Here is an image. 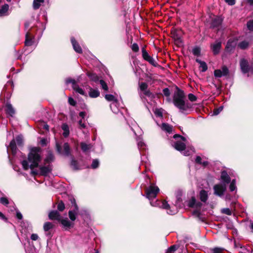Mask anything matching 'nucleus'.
Returning <instances> with one entry per match:
<instances>
[{
    "label": "nucleus",
    "instance_id": "obj_17",
    "mask_svg": "<svg viewBox=\"0 0 253 253\" xmlns=\"http://www.w3.org/2000/svg\"><path fill=\"white\" fill-rule=\"evenodd\" d=\"M5 112L7 115L11 117H13L15 113V111L12 105L8 102H7L5 105Z\"/></svg>",
    "mask_w": 253,
    "mask_h": 253
},
{
    "label": "nucleus",
    "instance_id": "obj_47",
    "mask_svg": "<svg viewBox=\"0 0 253 253\" xmlns=\"http://www.w3.org/2000/svg\"><path fill=\"white\" fill-rule=\"evenodd\" d=\"M99 165V161L97 159H94L92 161V164L91 165V167L93 169H97Z\"/></svg>",
    "mask_w": 253,
    "mask_h": 253
},
{
    "label": "nucleus",
    "instance_id": "obj_9",
    "mask_svg": "<svg viewBox=\"0 0 253 253\" xmlns=\"http://www.w3.org/2000/svg\"><path fill=\"white\" fill-rule=\"evenodd\" d=\"M48 217L51 220H57L58 221L62 218L61 214L56 210L50 211L48 213Z\"/></svg>",
    "mask_w": 253,
    "mask_h": 253
},
{
    "label": "nucleus",
    "instance_id": "obj_42",
    "mask_svg": "<svg viewBox=\"0 0 253 253\" xmlns=\"http://www.w3.org/2000/svg\"><path fill=\"white\" fill-rule=\"evenodd\" d=\"M221 70H221L222 74L223 76H227L229 75V71L226 66H225V65L221 67Z\"/></svg>",
    "mask_w": 253,
    "mask_h": 253
},
{
    "label": "nucleus",
    "instance_id": "obj_8",
    "mask_svg": "<svg viewBox=\"0 0 253 253\" xmlns=\"http://www.w3.org/2000/svg\"><path fill=\"white\" fill-rule=\"evenodd\" d=\"M54 227V225L50 222H45L43 226L44 231L46 232L45 235L49 238H51L52 234L50 232V230L52 229Z\"/></svg>",
    "mask_w": 253,
    "mask_h": 253
},
{
    "label": "nucleus",
    "instance_id": "obj_14",
    "mask_svg": "<svg viewBox=\"0 0 253 253\" xmlns=\"http://www.w3.org/2000/svg\"><path fill=\"white\" fill-rule=\"evenodd\" d=\"M211 49L214 55H217L220 52L221 48V42H217L211 45Z\"/></svg>",
    "mask_w": 253,
    "mask_h": 253
},
{
    "label": "nucleus",
    "instance_id": "obj_26",
    "mask_svg": "<svg viewBox=\"0 0 253 253\" xmlns=\"http://www.w3.org/2000/svg\"><path fill=\"white\" fill-rule=\"evenodd\" d=\"M196 62L200 65V67L202 68V71L203 72H206L208 70V66L205 61H201V60L197 58Z\"/></svg>",
    "mask_w": 253,
    "mask_h": 253
},
{
    "label": "nucleus",
    "instance_id": "obj_27",
    "mask_svg": "<svg viewBox=\"0 0 253 253\" xmlns=\"http://www.w3.org/2000/svg\"><path fill=\"white\" fill-rule=\"evenodd\" d=\"M162 129L168 133H171L172 131V126L167 123H163Z\"/></svg>",
    "mask_w": 253,
    "mask_h": 253
},
{
    "label": "nucleus",
    "instance_id": "obj_31",
    "mask_svg": "<svg viewBox=\"0 0 253 253\" xmlns=\"http://www.w3.org/2000/svg\"><path fill=\"white\" fill-rule=\"evenodd\" d=\"M145 61L148 62L150 64L153 65L154 67H159L160 65L158 64L157 62L155 61V60L154 59V58L151 56H149L148 57L145 59Z\"/></svg>",
    "mask_w": 253,
    "mask_h": 253
},
{
    "label": "nucleus",
    "instance_id": "obj_30",
    "mask_svg": "<svg viewBox=\"0 0 253 253\" xmlns=\"http://www.w3.org/2000/svg\"><path fill=\"white\" fill-rule=\"evenodd\" d=\"M57 204V211H58L59 212H62L65 209V204L63 201H59Z\"/></svg>",
    "mask_w": 253,
    "mask_h": 253
},
{
    "label": "nucleus",
    "instance_id": "obj_18",
    "mask_svg": "<svg viewBox=\"0 0 253 253\" xmlns=\"http://www.w3.org/2000/svg\"><path fill=\"white\" fill-rule=\"evenodd\" d=\"M33 39V37L29 32H28L25 36V45L27 46L32 45L34 43Z\"/></svg>",
    "mask_w": 253,
    "mask_h": 253
},
{
    "label": "nucleus",
    "instance_id": "obj_48",
    "mask_svg": "<svg viewBox=\"0 0 253 253\" xmlns=\"http://www.w3.org/2000/svg\"><path fill=\"white\" fill-rule=\"evenodd\" d=\"M214 76L216 78H221L222 76H223L222 71L220 69H216L214 71Z\"/></svg>",
    "mask_w": 253,
    "mask_h": 253
},
{
    "label": "nucleus",
    "instance_id": "obj_39",
    "mask_svg": "<svg viewBox=\"0 0 253 253\" xmlns=\"http://www.w3.org/2000/svg\"><path fill=\"white\" fill-rule=\"evenodd\" d=\"M105 99L108 101L117 102V99L112 94H106L105 96Z\"/></svg>",
    "mask_w": 253,
    "mask_h": 253
},
{
    "label": "nucleus",
    "instance_id": "obj_58",
    "mask_svg": "<svg viewBox=\"0 0 253 253\" xmlns=\"http://www.w3.org/2000/svg\"><path fill=\"white\" fill-rule=\"evenodd\" d=\"M164 95L166 97H169L170 95V92L169 88H165L163 90Z\"/></svg>",
    "mask_w": 253,
    "mask_h": 253
},
{
    "label": "nucleus",
    "instance_id": "obj_38",
    "mask_svg": "<svg viewBox=\"0 0 253 253\" xmlns=\"http://www.w3.org/2000/svg\"><path fill=\"white\" fill-rule=\"evenodd\" d=\"M73 89L76 91L77 92L80 93L81 95H84L85 94V92L84 90L80 88L78 85L76 84L75 86H72Z\"/></svg>",
    "mask_w": 253,
    "mask_h": 253
},
{
    "label": "nucleus",
    "instance_id": "obj_4",
    "mask_svg": "<svg viewBox=\"0 0 253 253\" xmlns=\"http://www.w3.org/2000/svg\"><path fill=\"white\" fill-rule=\"evenodd\" d=\"M213 189L215 195L222 197L227 189V186L225 184H217L214 185Z\"/></svg>",
    "mask_w": 253,
    "mask_h": 253
},
{
    "label": "nucleus",
    "instance_id": "obj_29",
    "mask_svg": "<svg viewBox=\"0 0 253 253\" xmlns=\"http://www.w3.org/2000/svg\"><path fill=\"white\" fill-rule=\"evenodd\" d=\"M233 42H230V40L227 42L225 47V50L227 52H231L234 49L235 45H233Z\"/></svg>",
    "mask_w": 253,
    "mask_h": 253
},
{
    "label": "nucleus",
    "instance_id": "obj_55",
    "mask_svg": "<svg viewBox=\"0 0 253 253\" xmlns=\"http://www.w3.org/2000/svg\"><path fill=\"white\" fill-rule=\"evenodd\" d=\"M131 49L134 52H137L139 51V46L137 43H134L131 45Z\"/></svg>",
    "mask_w": 253,
    "mask_h": 253
},
{
    "label": "nucleus",
    "instance_id": "obj_56",
    "mask_svg": "<svg viewBox=\"0 0 253 253\" xmlns=\"http://www.w3.org/2000/svg\"><path fill=\"white\" fill-rule=\"evenodd\" d=\"M224 249L221 248L215 247L212 249V253H222Z\"/></svg>",
    "mask_w": 253,
    "mask_h": 253
},
{
    "label": "nucleus",
    "instance_id": "obj_12",
    "mask_svg": "<svg viewBox=\"0 0 253 253\" xmlns=\"http://www.w3.org/2000/svg\"><path fill=\"white\" fill-rule=\"evenodd\" d=\"M220 179L222 182V184L226 185L231 182V178L228 175L227 172L224 170L221 172Z\"/></svg>",
    "mask_w": 253,
    "mask_h": 253
},
{
    "label": "nucleus",
    "instance_id": "obj_62",
    "mask_svg": "<svg viewBox=\"0 0 253 253\" xmlns=\"http://www.w3.org/2000/svg\"><path fill=\"white\" fill-rule=\"evenodd\" d=\"M74 209L73 210H71V211L76 212L80 215L82 214V213H80L79 211V208L77 204H76L75 206H74Z\"/></svg>",
    "mask_w": 253,
    "mask_h": 253
},
{
    "label": "nucleus",
    "instance_id": "obj_36",
    "mask_svg": "<svg viewBox=\"0 0 253 253\" xmlns=\"http://www.w3.org/2000/svg\"><path fill=\"white\" fill-rule=\"evenodd\" d=\"M15 141L19 146H23L24 144L23 138L22 135H18L16 137Z\"/></svg>",
    "mask_w": 253,
    "mask_h": 253
},
{
    "label": "nucleus",
    "instance_id": "obj_35",
    "mask_svg": "<svg viewBox=\"0 0 253 253\" xmlns=\"http://www.w3.org/2000/svg\"><path fill=\"white\" fill-rule=\"evenodd\" d=\"M44 0H34L33 6L35 10H37L41 6V3H43Z\"/></svg>",
    "mask_w": 253,
    "mask_h": 253
},
{
    "label": "nucleus",
    "instance_id": "obj_32",
    "mask_svg": "<svg viewBox=\"0 0 253 253\" xmlns=\"http://www.w3.org/2000/svg\"><path fill=\"white\" fill-rule=\"evenodd\" d=\"M70 166L73 168V169L74 170H78L79 169V165L78 162L77 160H76L73 157L71 163H70Z\"/></svg>",
    "mask_w": 253,
    "mask_h": 253
},
{
    "label": "nucleus",
    "instance_id": "obj_50",
    "mask_svg": "<svg viewBox=\"0 0 253 253\" xmlns=\"http://www.w3.org/2000/svg\"><path fill=\"white\" fill-rule=\"evenodd\" d=\"M154 114H155L156 116L162 118L163 116L162 109L161 108L156 109L154 111Z\"/></svg>",
    "mask_w": 253,
    "mask_h": 253
},
{
    "label": "nucleus",
    "instance_id": "obj_64",
    "mask_svg": "<svg viewBox=\"0 0 253 253\" xmlns=\"http://www.w3.org/2000/svg\"><path fill=\"white\" fill-rule=\"evenodd\" d=\"M193 214L196 215L199 219L201 218V213L199 210H195L193 211Z\"/></svg>",
    "mask_w": 253,
    "mask_h": 253
},
{
    "label": "nucleus",
    "instance_id": "obj_23",
    "mask_svg": "<svg viewBox=\"0 0 253 253\" xmlns=\"http://www.w3.org/2000/svg\"><path fill=\"white\" fill-rule=\"evenodd\" d=\"M80 146L82 150L84 153L88 151L92 147L91 144H86L84 142H81Z\"/></svg>",
    "mask_w": 253,
    "mask_h": 253
},
{
    "label": "nucleus",
    "instance_id": "obj_7",
    "mask_svg": "<svg viewBox=\"0 0 253 253\" xmlns=\"http://www.w3.org/2000/svg\"><path fill=\"white\" fill-rule=\"evenodd\" d=\"M58 222L62 224L65 230H68L74 226V223L71 222L68 218L62 217Z\"/></svg>",
    "mask_w": 253,
    "mask_h": 253
},
{
    "label": "nucleus",
    "instance_id": "obj_15",
    "mask_svg": "<svg viewBox=\"0 0 253 253\" xmlns=\"http://www.w3.org/2000/svg\"><path fill=\"white\" fill-rule=\"evenodd\" d=\"M171 37L173 39H176L181 38L182 35V31L181 29H176L172 28L170 32Z\"/></svg>",
    "mask_w": 253,
    "mask_h": 253
},
{
    "label": "nucleus",
    "instance_id": "obj_41",
    "mask_svg": "<svg viewBox=\"0 0 253 253\" xmlns=\"http://www.w3.org/2000/svg\"><path fill=\"white\" fill-rule=\"evenodd\" d=\"M160 202L161 204V205H160V207L162 208L163 209L169 210L170 208L169 205L168 203V202L166 201L163 200V201Z\"/></svg>",
    "mask_w": 253,
    "mask_h": 253
},
{
    "label": "nucleus",
    "instance_id": "obj_61",
    "mask_svg": "<svg viewBox=\"0 0 253 253\" xmlns=\"http://www.w3.org/2000/svg\"><path fill=\"white\" fill-rule=\"evenodd\" d=\"M56 150L58 154H61L62 153V147L61 145L57 142L56 143Z\"/></svg>",
    "mask_w": 253,
    "mask_h": 253
},
{
    "label": "nucleus",
    "instance_id": "obj_52",
    "mask_svg": "<svg viewBox=\"0 0 253 253\" xmlns=\"http://www.w3.org/2000/svg\"><path fill=\"white\" fill-rule=\"evenodd\" d=\"M221 212L228 215L232 214V211L229 208H224L221 210Z\"/></svg>",
    "mask_w": 253,
    "mask_h": 253
},
{
    "label": "nucleus",
    "instance_id": "obj_57",
    "mask_svg": "<svg viewBox=\"0 0 253 253\" xmlns=\"http://www.w3.org/2000/svg\"><path fill=\"white\" fill-rule=\"evenodd\" d=\"M66 84H69L70 83H72V86H75L77 84L76 81L71 78L67 79L66 80Z\"/></svg>",
    "mask_w": 253,
    "mask_h": 253
},
{
    "label": "nucleus",
    "instance_id": "obj_60",
    "mask_svg": "<svg viewBox=\"0 0 253 253\" xmlns=\"http://www.w3.org/2000/svg\"><path fill=\"white\" fill-rule=\"evenodd\" d=\"M0 203L4 205H7L9 204V201L7 198L5 197H2L0 198Z\"/></svg>",
    "mask_w": 253,
    "mask_h": 253
},
{
    "label": "nucleus",
    "instance_id": "obj_21",
    "mask_svg": "<svg viewBox=\"0 0 253 253\" xmlns=\"http://www.w3.org/2000/svg\"><path fill=\"white\" fill-rule=\"evenodd\" d=\"M86 75L89 78L91 81L95 83H97L99 81L98 76L94 72L88 71L86 73Z\"/></svg>",
    "mask_w": 253,
    "mask_h": 253
},
{
    "label": "nucleus",
    "instance_id": "obj_53",
    "mask_svg": "<svg viewBox=\"0 0 253 253\" xmlns=\"http://www.w3.org/2000/svg\"><path fill=\"white\" fill-rule=\"evenodd\" d=\"M173 40L174 41V44L179 47L181 46L183 44V42L182 40H181V38Z\"/></svg>",
    "mask_w": 253,
    "mask_h": 253
},
{
    "label": "nucleus",
    "instance_id": "obj_43",
    "mask_svg": "<svg viewBox=\"0 0 253 253\" xmlns=\"http://www.w3.org/2000/svg\"><path fill=\"white\" fill-rule=\"evenodd\" d=\"M196 200L195 197H192L191 200L189 201L188 206L189 207L193 208L195 207V205L196 204Z\"/></svg>",
    "mask_w": 253,
    "mask_h": 253
},
{
    "label": "nucleus",
    "instance_id": "obj_28",
    "mask_svg": "<svg viewBox=\"0 0 253 253\" xmlns=\"http://www.w3.org/2000/svg\"><path fill=\"white\" fill-rule=\"evenodd\" d=\"M100 95V92L97 89H90L89 95L91 98H96Z\"/></svg>",
    "mask_w": 253,
    "mask_h": 253
},
{
    "label": "nucleus",
    "instance_id": "obj_6",
    "mask_svg": "<svg viewBox=\"0 0 253 253\" xmlns=\"http://www.w3.org/2000/svg\"><path fill=\"white\" fill-rule=\"evenodd\" d=\"M139 87L141 91L143 92V94L148 97H151L153 95L152 93L150 90L148 89V85L145 82H139Z\"/></svg>",
    "mask_w": 253,
    "mask_h": 253
},
{
    "label": "nucleus",
    "instance_id": "obj_33",
    "mask_svg": "<svg viewBox=\"0 0 253 253\" xmlns=\"http://www.w3.org/2000/svg\"><path fill=\"white\" fill-rule=\"evenodd\" d=\"M8 9L9 5L8 4L5 3L2 5L1 8L0 9V16L5 14L8 10Z\"/></svg>",
    "mask_w": 253,
    "mask_h": 253
},
{
    "label": "nucleus",
    "instance_id": "obj_24",
    "mask_svg": "<svg viewBox=\"0 0 253 253\" xmlns=\"http://www.w3.org/2000/svg\"><path fill=\"white\" fill-rule=\"evenodd\" d=\"M61 128L64 131L63 135L64 137H67L69 135L70 133L68 125L66 123H64L61 126Z\"/></svg>",
    "mask_w": 253,
    "mask_h": 253
},
{
    "label": "nucleus",
    "instance_id": "obj_54",
    "mask_svg": "<svg viewBox=\"0 0 253 253\" xmlns=\"http://www.w3.org/2000/svg\"><path fill=\"white\" fill-rule=\"evenodd\" d=\"M188 99L192 102L196 101L197 100V97L192 93H189L188 95Z\"/></svg>",
    "mask_w": 253,
    "mask_h": 253
},
{
    "label": "nucleus",
    "instance_id": "obj_20",
    "mask_svg": "<svg viewBox=\"0 0 253 253\" xmlns=\"http://www.w3.org/2000/svg\"><path fill=\"white\" fill-rule=\"evenodd\" d=\"M8 147L11 150L12 154L15 155L17 153V148L15 140L14 138L11 140Z\"/></svg>",
    "mask_w": 253,
    "mask_h": 253
},
{
    "label": "nucleus",
    "instance_id": "obj_16",
    "mask_svg": "<svg viewBox=\"0 0 253 253\" xmlns=\"http://www.w3.org/2000/svg\"><path fill=\"white\" fill-rule=\"evenodd\" d=\"M173 147L176 150L181 152L186 149V144L181 140H177L174 143Z\"/></svg>",
    "mask_w": 253,
    "mask_h": 253
},
{
    "label": "nucleus",
    "instance_id": "obj_46",
    "mask_svg": "<svg viewBox=\"0 0 253 253\" xmlns=\"http://www.w3.org/2000/svg\"><path fill=\"white\" fill-rule=\"evenodd\" d=\"M178 246L173 245L168 249L167 252H168L169 253H174V252L178 249Z\"/></svg>",
    "mask_w": 253,
    "mask_h": 253
},
{
    "label": "nucleus",
    "instance_id": "obj_44",
    "mask_svg": "<svg viewBox=\"0 0 253 253\" xmlns=\"http://www.w3.org/2000/svg\"><path fill=\"white\" fill-rule=\"evenodd\" d=\"M146 46L142 48V56L144 60L148 57L150 55L145 49Z\"/></svg>",
    "mask_w": 253,
    "mask_h": 253
},
{
    "label": "nucleus",
    "instance_id": "obj_2",
    "mask_svg": "<svg viewBox=\"0 0 253 253\" xmlns=\"http://www.w3.org/2000/svg\"><path fill=\"white\" fill-rule=\"evenodd\" d=\"M176 91L173 96V103L177 108L180 112L184 113L188 109L192 108V106L188 102H185V97L184 91L180 89L177 86H175Z\"/></svg>",
    "mask_w": 253,
    "mask_h": 253
},
{
    "label": "nucleus",
    "instance_id": "obj_40",
    "mask_svg": "<svg viewBox=\"0 0 253 253\" xmlns=\"http://www.w3.org/2000/svg\"><path fill=\"white\" fill-rule=\"evenodd\" d=\"M78 214L74 212L71 210L69 211L68 212V215L70 219V220L72 221H74L76 219V215H78Z\"/></svg>",
    "mask_w": 253,
    "mask_h": 253
},
{
    "label": "nucleus",
    "instance_id": "obj_59",
    "mask_svg": "<svg viewBox=\"0 0 253 253\" xmlns=\"http://www.w3.org/2000/svg\"><path fill=\"white\" fill-rule=\"evenodd\" d=\"M68 103L73 106H75L77 104L76 101L71 97H69Z\"/></svg>",
    "mask_w": 253,
    "mask_h": 253
},
{
    "label": "nucleus",
    "instance_id": "obj_13",
    "mask_svg": "<svg viewBox=\"0 0 253 253\" xmlns=\"http://www.w3.org/2000/svg\"><path fill=\"white\" fill-rule=\"evenodd\" d=\"M71 42L74 50L78 53H82V48L74 37H71Z\"/></svg>",
    "mask_w": 253,
    "mask_h": 253
},
{
    "label": "nucleus",
    "instance_id": "obj_49",
    "mask_svg": "<svg viewBox=\"0 0 253 253\" xmlns=\"http://www.w3.org/2000/svg\"><path fill=\"white\" fill-rule=\"evenodd\" d=\"M223 107L220 106L218 108H214L213 110V115H218L223 110Z\"/></svg>",
    "mask_w": 253,
    "mask_h": 253
},
{
    "label": "nucleus",
    "instance_id": "obj_45",
    "mask_svg": "<svg viewBox=\"0 0 253 253\" xmlns=\"http://www.w3.org/2000/svg\"><path fill=\"white\" fill-rule=\"evenodd\" d=\"M100 84L102 88L105 90L108 91V87L107 84L105 83V82L103 80H100L99 81Z\"/></svg>",
    "mask_w": 253,
    "mask_h": 253
},
{
    "label": "nucleus",
    "instance_id": "obj_1",
    "mask_svg": "<svg viewBox=\"0 0 253 253\" xmlns=\"http://www.w3.org/2000/svg\"><path fill=\"white\" fill-rule=\"evenodd\" d=\"M42 150L40 147H33L30 149L28 154V160H24L21 162L22 166L25 170H27L29 169H34L39 167V163L42 159Z\"/></svg>",
    "mask_w": 253,
    "mask_h": 253
},
{
    "label": "nucleus",
    "instance_id": "obj_37",
    "mask_svg": "<svg viewBox=\"0 0 253 253\" xmlns=\"http://www.w3.org/2000/svg\"><path fill=\"white\" fill-rule=\"evenodd\" d=\"M201 48L199 46H195L192 49L193 54L196 56H200L201 55Z\"/></svg>",
    "mask_w": 253,
    "mask_h": 253
},
{
    "label": "nucleus",
    "instance_id": "obj_34",
    "mask_svg": "<svg viewBox=\"0 0 253 253\" xmlns=\"http://www.w3.org/2000/svg\"><path fill=\"white\" fill-rule=\"evenodd\" d=\"M249 45V42L246 41H243L238 44V47L241 49H247Z\"/></svg>",
    "mask_w": 253,
    "mask_h": 253
},
{
    "label": "nucleus",
    "instance_id": "obj_25",
    "mask_svg": "<svg viewBox=\"0 0 253 253\" xmlns=\"http://www.w3.org/2000/svg\"><path fill=\"white\" fill-rule=\"evenodd\" d=\"M64 154L66 156L70 155L71 149L68 143L66 142L63 144Z\"/></svg>",
    "mask_w": 253,
    "mask_h": 253
},
{
    "label": "nucleus",
    "instance_id": "obj_11",
    "mask_svg": "<svg viewBox=\"0 0 253 253\" xmlns=\"http://www.w3.org/2000/svg\"><path fill=\"white\" fill-rule=\"evenodd\" d=\"M38 168L40 170V174L44 176H46L52 170V166L50 165L47 166H39Z\"/></svg>",
    "mask_w": 253,
    "mask_h": 253
},
{
    "label": "nucleus",
    "instance_id": "obj_5",
    "mask_svg": "<svg viewBox=\"0 0 253 253\" xmlns=\"http://www.w3.org/2000/svg\"><path fill=\"white\" fill-rule=\"evenodd\" d=\"M240 66L243 73H251L250 66L247 60L245 58L241 59L240 61Z\"/></svg>",
    "mask_w": 253,
    "mask_h": 253
},
{
    "label": "nucleus",
    "instance_id": "obj_10",
    "mask_svg": "<svg viewBox=\"0 0 253 253\" xmlns=\"http://www.w3.org/2000/svg\"><path fill=\"white\" fill-rule=\"evenodd\" d=\"M222 23V19L219 16H216L211 20L210 23V28L214 29L218 28Z\"/></svg>",
    "mask_w": 253,
    "mask_h": 253
},
{
    "label": "nucleus",
    "instance_id": "obj_63",
    "mask_svg": "<svg viewBox=\"0 0 253 253\" xmlns=\"http://www.w3.org/2000/svg\"><path fill=\"white\" fill-rule=\"evenodd\" d=\"M225 2L228 5L232 6L236 3V0H224Z\"/></svg>",
    "mask_w": 253,
    "mask_h": 253
},
{
    "label": "nucleus",
    "instance_id": "obj_3",
    "mask_svg": "<svg viewBox=\"0 0 253 253\" xmlns=\"http://www.w3.org/2000/svg\"><path fill=\"white\" fill-rule=\"evenodd\" d=\"M145 191L146 198L151 199L156 197L160 189L158 186L151 184L149 187H146Z\"/></svg>",
    "mask_w": 253,
    "mask_h": 253
},
{
    "label": "nucleus",
    "instance_id": "obj_19",
    "mask_svg": "<svg viewBox=\"0 0 253 253\" xmlns=\"http://www.w3.org/2000/svg\"><path fill=\"white\" fill-rule=\"evenodd\" d=\"M54 156L52 154V152L49 151L48 152L46 158L44 160V165H46L47 164H50L54 160Z\"/></svg>",
    "mask_w": 253,
    "mask_h": 253
},
{
    "label": "nucleus",
    "instance_id": "obj_22",
    "mask_svg": "<svg viewBox=\"0 0 253 253\" xmlns=\"http://www.w3.org/2000/svg\"><path fill=\"white\" fill-rule=\"evenodd\" d=\"M200 199L201 201L203 202H206L208 199V195L207 192L203 189L201 190L200 192Z\"/></svg>",
    "mask_w": 253,
    "mask_h": 253
},
{
    "label": "nucleus",
    "instance_id": "obj_51",
    "mask_svg": "<svg viewBox=\"0 0 253 253\" xmlns=\"http://www.w3.org/2000/svg\"><path fill=\"white\" fill-rule=\"evenodd\" d=\"M247 26L249 30L253 31V20H250L248 21Z\"/></svg>",
    "mask_w": 253,
    "mask_h": 253
}]
</instances>
